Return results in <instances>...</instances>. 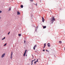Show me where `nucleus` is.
<instances>
[{"instance_id": "1", "label": "nucleus", "mask_w": 65, "mask_h": 65, "mask_svg": "<svg viewBox=\"0 0 65 65\" xmlns=\"http://www.w3.org/2000/svg\"><path fill=\"white\" fill-rule=\"evenodd\" d=\"M55 21V17H53L52 19V20L51 21V22L52 24L53 23V22Z\"/></svg>"}, {"instance_id": "2", "label": "nucleus", "mask_w": 65, "mask_h": 65, "mask_svg": "<svg viewBox=\"0 0 65 65\" xmlns=\"http://www.w3.org/2000/svg\"><path fill=\"white\" fill-rule=\"evenodd\" d=\"M27 51V50H26L23 55V56H24V57L25 56V55H26V54Z\"/></svg>"}, {"instance_id": "3", "label": "nucleus", "mask_w": 65, "mask_h": 65, "mask_svg": "<svg viewBox=\"0 0 65 65\" xmlns=\"http://www.w3.org/2000/svg\"><path fill=\"white\" fill-rule=\"evenodd\" d=\"M5 54L4 53V54H3L2 55L1 57L2 58H3L5 56Z\"/></svg>"}, {"instance_id": "4", "label": "nucleus", "mask_w": 65, "mask_h": 65, "mask_svg": "<svg viewBox=\"0 0 65 65\" xmlns=\"http://www.w3.org/2000/svg\"><path fill=\"white\" fill-rule=\"evenodd\" d=\"M37 46V45H36L34 46V47H33V49L34 50H35V47Z\"/></svg>"}, {"instance_id": "5", "label": "nucleus", "mask_w": 65, "mask_h": 65, "mask_svg": "<svg viewBox=\"0 0 65 65\" xmlns=\"http://www.w3.org/2000/svg\"><path fill=\"white\" fill-rule=\"evenodd\" d=\"M47 45H48V47H50L51 45H50V43H48Z\"/></svg>"}, {"instance_id": "6", "label": "nucleus", "mask_w": 65, "mask_h": 65, "mask_svg": "<svg viewBox=\"0 0 65 65\" xmlns=\"http://www.w3.org/2000/svg\"><path fill=\"white\" fill-rule=\"evenodd\" d=\"M35 60H36V59H34V60H32L31 65H32V64H33V61H35Z\"/></svg>"}, {"instance_id": "7", "label": "nucleus", "mask_w": 65, "mask_h": 65, "mask_svg": "<svg viewBox=\"0 0 65 65\" xmlns=\"http://www.w3.org/2000/svg\"><path fill=\"white\" fill-rule=\"evenodd\" d=\"M42 21L43 22H44V18L43 17H42Z\"/></svg>"}, {"instance_id": "8", "label": "nucleus", "mask_w": 65, "mask_h": 65, "mask_svg": "<svg viewBox=\"0 0 65 65\" xmlns=\"http://www.w3.org/2000/svg\"><path fill=\"white\" fill-rule=\"evenodd\" d=\"M17 15H19L20 14V12H19V11H18L17 12Z\"/></svg>"}, {"instance_id": "9", "label": "nucleus", "mask_w": 65, "mask_h": 65, "mask_svg": "<svg viewBox=\"0 0 65 65\" xmlns=\"http://www.w3.org/2000/svg\"><path fill=\"white\" fill-rule=\"evenodd\" d=\"M44 46L43 47V48H45V46L46 45V43H45L44 44Z\"/></svg>"}, {"instance_id": "10", "label": "nucleus", "mask_w": 65, "mask_h": 65, "mask_svg": "<svg viewBox=\"0 0 65 65\" xmlns=\"http://www.w3.org/2000/svg\"><path fill=\"white\" fill-rule=\"evenodd\" d=\"M46 26H43V29H45V28H46Z\"/></svg>"}, {"instance_id": "11", "label": "nucleus", "mask_w": 65, "mask_h": 65, "mask_svg": "<svg viewBox=\"0 0 65 65\" xmlns=\"http://www.w3.org/2000/svg\"><path fill=\"white\" fill-rule=\"evenodd\" d=\"M21 7L22 8H23V5H21Z\"/></svg>"}, {"instance_id": "12", "label": "nucleus", "mask_w": 65, "mask_h": 65, "mask_svg": "<svg viewBox=\"0 0 65 65\" xmlns=\"http://www.w3.org/2000/svg\"><path fill=\"white\" fill-rule=\"evenodd\" d=\"M21 34H18L19 36H21Z\"/></svg>"}, {"instance_id": "13", "label": "nucleus", "mask_w": 65, "mask_h": 65, "mask_svg": "<svg viewBox=\"0 0 65 65\" xmlns=\"http://www.w3.org/2000/svg\"><path fill=\"white\" fill-rule=\"evenodd\" d=\"M5 39V37H4V38L2 39V40H3L4 39Z\"/></svg>"}, {"instance_id": "14", "label": "nucleus", "mask_w": 65, "mask_h": 65, "mask_svg": "<svg viewBox=\"0 0 65 65\" xmlns=\"http://www.w3.org/2000/svg\"><path fill=\"white\" fill-rule=\"evenodd\" d=\"M12 56V52H11V56Z\"/></svg>"}, {"instance_id": "15", "label": "nucleus", "mask_w": 65, "mask_h": 65, "mask_svg": "<svg viewBox=\"0 0 65 65\" xmlns=\"http://www.w3.org/2000/svg\"><path fill=\"white\" fill-rule=\"evenodd\" d=\"M10 10H11V8H9V9L8 10L9 11H10Z\"/></svg>"}, {"instance_id": "16", "label": "nucleus", "mask_w": 65, "mask_h": 65, "mask_svg": "<svg viewBox=\"0 0 65 65\" xmlns=\"http://www.w3.org/2000/svg\"><path fill=\"white\" fill-rule=\"evenodd\" d=\"M10 57H11V59H12V56H11Z\"/></svg>"}, {"instance_id": "17", "label": "nucleus", "mask_w": 65, "mask_h": 65, "mask_svg": "<svg viewBox=\"0 0 65 65\" xmlns=\"http://www.w3.org/2000/svg\"><path fill=\"white\" fill-rule=\"evenodd\" d=\"M37 62L36 61H35L34 62V64H36V63Z\"/></svg>"}, {"instance_id": "18", "label": "nucleus", "mask_w": 65, "mask_h": 65, "mask_svg": "<svg viewBox=\"0 0 65 65\" xmlns=\"http://www.w3.org/2000/svg\"><path fill=\"white\" fill-rule=\"evenodd\" d=\"M30 1L31 2H33V0H30Z\"/></svg>"}, {"instance_id": "19", "label": "nucleus", "mask_w": 65, "mask_h": 65, "mask_svg": "<svg viewBox=\"0 0 65 65\" xmlns=\"http://www.w3.org/2000/svg\"><path fill=\"white\" fill-rule=\"evenodd\" d=\"M6 43H5L4 45V46H6Z\"/></svg>"}, {"instance_id": "20", "label": "nucleus", "mask_w": 65, "mask_h": 65, "mask_svg": "<svg viewBox=\"0 0 65 65\" xmlns=\"http://www.w3.org/2000/svg\"><path fill=\"white\" fill-rule=\"evenodd\" d=\"M59 43H62V42L61 41H59Z\"/></svg>"}, {"instance_id": "21", "label": "nucleus", "mask_w": 65, "mask_h": 65, "mask_svg": "<svg viewBox=\"0 0 65 65\" xmlns=\"http://www.w3.org/2000/svg\"><path fill=\"white\" fill-rule=\"evenodd\" d=\"M36 61L37 62H38V59H37V61Z\"/></svg>"}, {"instance_id": "22", "label": "nucleus", "mask_w": 65, "mask_h": 65, "mask_svg": "<svg viewBox=\"0 0 65 65\" xmlns=\"http://www.w3.org/2000/svg\"><path fill=\"white\" fill-rule=\"evenodd\" d=\"M9 33H10V31H9V32L8 33V35L9 34Z\"/></svg>"}, {"instance_id": "23", "label": "nucleus", "mask_w": 65, "mask_h": 65, "mask_svg": "<svg viewBox=\"0 0 65 65\" xmlns=\"http://www.w3.org/2000/svg\"><path fill=\"white\" fill-rule=\"evenodd\" d=\"M24 43H26V41H25V40L24 41Z\"/></svg>"}, {"instance_id": "24", "label": "nucleus", "mask_w": 65, "mask_h": 65, "mask_svg": "<svg viewBox=\"0 0 65 65\" xmlns=\"http://www.w3.org/2000/svg\"><path fill=\"white\" fill-rule=\"evenodd\" d=\"M46 52H48V51L47 50H46Z\"/></svg>"}, {"instance_id": "25", "label": "nucleus", "mask_w": 65, "mask_h": 65, "mask_svg": "<svg viewBox=\"0 0 65 65\" xmlns=\"http://www.w3.org/2000/svg\"><path fill=\"white\" fill-rule=\"evenodd\" d=\"M43 52H44V51H45V50H43Z\"/></svg>"}, {"instance_id": "26", "label": "nucleus", "mask_w": 65, "mask_h": 65, "mask_svg": "<svg viewBox=\"0 0 65 65\" xmlns=\"http://www.w3.org/2000/svg\"><path fill=\"white\" fill-rule=\"evenodd\" d=\"M2 12V11H0V13H1Z\"/></svg>"}, {"instance_id": "27", "label": "nucleus", "mask_w": 65, "mask_h": 65, "mask_svg": "<svg viewBox=\"0 0 65 65\" xmlns=\"http://www.w3.org/2000/svg\"><path fill=\"white\" fill-rule=\"evenodd\" d=\"M35 5H36V6H37V4H35Z\"/></svg>"}, {"instance_id": "28", "label": "nucleus", "mask_w": 65, "mask_h": 65, "mask_svg": "<svg viewBox=\"0 0 65 65\" xmlns=\"http://www.w3.org/2000/svg\"><path fill=\"white\" fill-rule=\"evenodd\" d=\"M37 31V29H36L35 30V31Z\"/></svg>"}, {"instance_id": "29", "label": "nucleus", "mask_w": 65, "mask_h": 65, "mask_svg": "<svg viewBox=\"0 0 65 65\" xmlns=\"http://www.w3.org/2000/svg\"><path fill=\"white\" fill-rule=\"evenodd\" d=\"M27 56V55H26V56Z\"/></svg>"}, {"instance_id": "30", "label": "nucleus", "mask_w": 65, "mask_h": 65, "mask_svg": "<svg viewBox=\"0 0 65 65\" xmlns=\"http://www.w3.org/2000/svg\"><path fill=\"white\" fill-rule=\"evenodd\" d=\"M1 19V17H0V19Z\"/></svg>"}, {"instance_id": "31", "label": "nucleus", "mask_w": 65, "mask_h": 65, "mask_svg": "<svg viewBox=\"0 0 65 65\" xmlns=\"http://www.w3.org/2000/svg\"><path fill=\"white\" fill-rule=\"evenodd\" d=\"M32 56L33 57V55H32Z\"/></svg>"}, {"instance_id": "32", "label": "nucleus", "mask_w": 65, "mask_h": 65, "mask_svg": "<svg viewBox=\"0 0 65 65\" xmlns=\"http://www.w3.org/2000/svg\"><path fill=\"white\" fill-rule=\"evenodd\" d=\"M33 58H34V57H33L32 58V59H33Z\"/></svg>"}]
</instances>
